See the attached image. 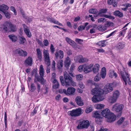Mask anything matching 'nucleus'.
<instances>
[{"label":"nucleus","mask_w":131,"mask_h":131,"mask_svg":"<svg viewBox=\"0 0 131 131\" xmlns=\"http://www.w3.org/2000/svg\"><path fill=\"white\" fill-rule=\"evenodd\" d=\"M10 9L14 12L15 15H17V12L14 6H12L10 7Z\"/></svg>","instance_id":"nucleus-60"},{"label":"nucleus","mask_w":131,"mask_h":131,"mask_svg":"<svg viewBox=\"0 0 131 131\" xmlns=\"http://www.w3.org/2000/svg\"><path fill=\"white\" fill-rule=\"evenodd\" d=\"M9 32H15L16 30V26L15 25H13L9 22Z\"/></svg>","instance_id":"nucleus-26"},{"label":"nucleus","mask_w":131,"mask_h":131,"mask_svg":"<svg viewBox=\"0 0 131 131\" xmlns=\"http://www.w3.org/2000/svg\"><path fill=\"white\" fill-rule=\"evenodd\" d=\"M7 112H4V123L6 128L7 127Z\"/></svg>","instance_id":"nucleus-45"},{"label":"nucleus","mask_w":131,"mask_h":131,"mask_svg":"<svg viewBox=\"0 0 131 131\" xmlns=\"http://www.w3.org/2000/svg\"><path fill=\"white\" fill-rule=\"evenodd\" d=\"M91 91L92 94L95 95L92 99L94 102H97L103 100L102 95L104 92L103 90L99 88H95L93 89Z\"/></svg>","instance_id":"nucleus-3"},{"label":"nucleus","mask_w":131,"mask_h":131,"mask_svg":"<svg viewBox=\"0 0 131 131\" xmlns=\"http://www.w3.org/2000/svg\"><path fill=\"white\" fill-rule=\"evenodd\" d=\"M33 60L31 57H28L24 61V63L25 65L28 66H31L32 64Z\"/></svg>","instance_id":"nucleus-20"},{"label":"nucleus","mask_w":131,"mask_h":131,"mask_svg":"<svg viewBox=\"0 0 131 131\" xmlns=\"http://www.w3.org/2000/svg\"><path fill=\"white\" fill-rule=\"evenodd\" d=\"M89 12L91 14H96L98 13V11L96 9L92 8L89 10Z\"/></svg>","instance_id":"nucleus-42"},{"label":"nucleus","mask_w":131,"mask_h":131,"mask_svg":"<svg viewBox=\"0 0 131 131\" xmlns=\"http://www.w3.org/2000/svg\"><path fill=\"white\" fill-rule=\"evenodd\" d=\"M93 66V64H91L89 65L85 64L83 65V71L84 73H87L90 72L91 71V69Z\"/></svg>","instance_id":"nucleus-16"},{"label":"nucleus","mask_w":131,"mask_h":131,"mask_svg":"<svg viewBox=\"0 0 131 131\" xmlns=\"http://www.w3.org/2000/svg\"><path fill=\"white\" fill-rule=\"evenodd\" d=\"M127 29V28H126L125 29L122 30L119 32V33L120 37L122 36L123 37L124 36Z\"/></svg>","instance_id":"nucleus-41"},{"label":"nucleus","mask_w":131,"mask_h":131,"mask_svg":"<svg viewBox=\"0 0 131 131\" xmlns=\"http://www.w3.org/2000/svg\"><path fill=\"white\" fill-rule=\"evenodd\" d=\"M9 21H6L1 26L0 28L4 33L9 32Z\"/></svg>","instance_id":"nucleus-13"},{"label":"nucleus","mask_w":131,"mask_h":131,"mask_svg":"<svg viewBox=\"0 0 131 131\" xmlns=\"http://www.w3.org/2000/svg\"><path fill=\"white\" fill-rule=\"evenodd\" d=\"M9 39L11 40L12 42H15L17 41L18 38L17 36L14 35L10 34L8 36Z\"/></svg>","instance_id":"nucleus-27"},{"label":"nucleus","mask_w":131,"mask_h":131,"mask_svg":"<svg viewBox=\"0 0 131 131\" xmlns=\"http://www.w3.org/2000/svg\"><path fill=\"white\" fill-rule=\"evenodd\" d=\"M66 40L68 43L71 45L73 47L75 48V47H77V44L74 41L72 40L69 38L68 37H66Z\"/></svg>","instance_id":"nucleus-21"},{"label":"nucleus","mask_w":131,"mask_h":131,"mask_svg":"<svg viewBox=\"0 0 131 131\" xmlns=\"http://www.w3.org/2000/svg\"><path fill=\"white\" fill-rule=\"evenodd\" d=\"M85 29V27H84V26L81 25L78 28V30L79 31H82Z\"/></svg>","instance_id":"nucleus-59"},{"label":"nucleus","mask_w":131,"mask_h":131,"mask_svg":"<svg viewBox=\"0 0 131 131\" xmlns=\"http://www.w3.org/2000/svg\"><path fill=\"white\" fill-rule=\"evenodd\" d=\"M102 116L107 118V122H111L115 121L116 117L115 115L112 113L110 112V110L108 108H106L103 110L101 112Z\"/></svg>","instance_id":"nucleus-4"},{"label":"nucleus","mask_w":131,"mask_h":131,"mask_svg":"<svg viewBox=\"0 0 131 131\" xmlns=\"http://www.w3.org/2000/svg\"><path fill=\"white\" fill-rule=\"evenodd\" d=\"M89 122L88 120H83L81 121L79 123L77 128L78 129L87 128L90 126Z\"/></svg>","instance_id":"nucleus-8"},{"label":"nucleus","mask_w":131,"mask_h":131,"mask_svg":"<svg viewBox=\"0 0 131 131\" xmlns=\"http://www.w3.org/2000/svg\"><path fill=\"white\" fill-rule=\"evenodd\" d=\"M37 41L38 42V44L42 47H43V44L42 42L41 41H40L39 39H37Z\"/></svg>","instance_id":"nucleus-64"},{"label":"nucleus","mask_w":131,"mask_h":131,"mask_svg":"<svg viewBox=\"0 0 131 131\" xmlns=\"http://www.w3.org/2000/svg\"><path fill=\"white\" fill-rule=\"evenodd\" d=\"M14 52L15 54L24 57L27 56L28 54L27 52L26 51H24L19 48L14 50Z\"/></svg>","instance_id":"nucleus-10"},{"label":"nucleus","mask_w":131,"mask_h":131,"mask_svg":"<svg viewBox=\"0 0 131 131\" xmlns=\"http://www.w3.org/2000/svg\"><path fill=\"white\" fill-rule=\"evenodd\" d=\"M104 105L103 104H99L96 106V108L97 109H102L104 107Z\"/></svg>","instance_id":"nucleus-51"},{"label":"nucleus","mask_w":131,"mask_h":131,"mask_svg":"<svg viewBox=\"0 0 131 131\" xmlns=\"http://www.w3.org/2000/svg\"><path fill=\"white\" fill-rule=\"evenodd\" d=\"M19 43L20 44L24 45L25 42L26 41V39L23 36H18Z\"/></svg>","instance_id":"nucleus-25"},{"label":"nucleus","mask_w":131,"mask_h":131,"mask_svg":"<svg viewBox=\"0 0 131 131\" xmlns=\"http://www.w3.org/2000/svg\"><path fill=\"white\" fill-rule=\"evenodd\" d=\"M83 69L84 67L83 65L79 66L78 68V70L79 71L82 72L83 70Z\"/></svg>","instance_id":"nucleus-61"},{"label":"nucleus","mask_w":131,"mask_h":131,"mask_svg":"<svg viewBox=\"0 0 131 131\" xmlns=\"http://www.w3.org/2000/svg\"><path fill=\"white\" fill-rule=\"evenodd\" d=\"M120 94L119 91L116 90L114 91L113 93L112 96L111 97V103H113L116 102L117 99L119 96Z\"/></svg>","instance_id":"nucleus-11"},{"label":"nucleus","mask_w":131,"mask_h":131,"mask_svg":"<svg viewBox=\"0 0 131 131\" xmlns=\"http://www.w3.org/2000/svg\"><path fill=\"white\" fill-rule=\"evenodd\" d=\"M37 52L36 55L37 58L38 60L41 61L42 59V53L40 49L39 48H37L36 50Z\"/></svg>","instance_id":"nucleus-22"},{"label":"nucleus","mask_w":131,"mask_h":131,"mask_svg":"<svg viewBox=\"0 0 131 131\" xmlns=\"http://www.w3.org/2000/svg\"><path fill=\"white\" fill-rule=\"evenodd\" d=\"M125 118L124 117H121L120 119L118 120L117 122V124L119 125H121L124 122Z\"/></svg>","instance_id":"nucleus-44"},{"label":"nucleus","mask_w":131,"mask_h":131,"mask_svg":"<svg viewBox=\"0 0 131 131\" xmlns=\"http://www.w3.org/2000/svg\"><path fill=\"white\" fill-rule=\"evenodd\" d=\"M113 14L115 16H118L119 18L122 17L123 16V14L118 10L115 11L114 12Z\"/></svg>","instance_id":"nucleus-31"},{"label":"nucleus","mask_w":131,"mask_h":131,"mask_svg":"<svg viewBox=\"0 0 131 131\" xmlns=\"http://www.w3.org/2000/svg\"><path fill=\"white\" fill-rule=\"evenodd\" d=\"M56 62L54 60H53L52 63L51 69L53 70H54L55 69Z\"/></svg>","instance_id":"nucleus-56"},{"label":"nucleus","mask_w":131,"mask_h":131,"mask_svg":"<svg viewBox=\"0 0 131 131\" xmlns=\"http://www.w3.org/2000/svg\"><path fill=\"white\" fill-rule=\"evenodd\" d=\"M39 73L40 76L39 75L37 72V69H34L31 73V77L34 75L35 79L34 80L35 83H36V81H38L40 82L42 84H44L45 83V80L43 78L45 73V70L42 64L40 66L39 70Z\"/></svg>","instance_id":"nucleus-1"},{"label":"nucleus","mask_w":131,"mask_h":131,"mask_svg":"<svg viewBox=\"0 0 131 131\" xmlns=\"http://www.w3.org/2000/svg\"><path fill=\"white\" fill-rule=\"evenodd\" d=\"M100 112L98 111H96L93 114V116L96 118L99 117H102L100 114Z\"/></svg>","instance_id":"nucleus-38"},{"label":"nucleus","mask_w":131,"mask_h":131,"mask_svg":"<svg viewBox=\"0 0 131 131\" xmlns=\"http://www.w3.org/2000/svg\"><path fill=\"white\" fill-rule=\"evenodd\" d=\"M6 17L8 18L9 19L10 17V14L9 13L6 11L5 12L3 13Z\"/></svg>","instance_id":"nucleus-58"},{"label":"nucleus","mask_w":131,"mask_h":131,"mask_svg":"<svg viewBox=\"0 0 131 131\" xmlns=\"http://www.w3.org/2000/svg\"><path fill=\"white\" fill-rule=\"evenodd\" d=\"M8 7L5 5H2L0 8V11H2L3 13L7 11L8 9Z\"/></svg>","instance_id":"nucleus-32"},{"label":"nucleus","mask_w":131,"mask_h":131,"mask_svg":"<svg viewBox=\"0 0 131 131\" xmlns=\"http://www.w3.org/2000/svg\"><path fill=\"white\" fill-rule=\"evenodd\" d=\"M93 110L92 107H90L87 108L85 110V112L86 113H89L93 111Z\"/></svg>","instance_id":"nucleus-50"},{"label":"nucleus","mask_w":131,"mask_h":131,"mask_svg":"<svg viewBox=\"0 0 131 131\" xmlns=\"http://www.w3.org/2000/svg\"><path fill=\"white\" fill-rule=\"evenodd\" d=\"M125 46L124 43L122 42H120L117 44L116 46V48L118 49H122Z\"/></svg>","instance_id":"nucleus-37"},{"label":"nucleus","mask_w":131,"mask_h":131,"mask_svg":"<svg viewBox=\"0 0 131 131\" xmlns=\"http://www.w3.org/2000/svg\"><path fill=\"white\" fill-rule=\"evenodd\" d=\"M114 83H108L106 85L104 88V90L106 93L110 92L113 90Z\"/></svg>","instance_id":"nucleus-12"},{"label":"nucleus","mask_w":131,"mask_h":131,"mask_svg":"<svg viewBox=\"0 0 131 131\" xmlns=\"http://www.w3.org/2000/svg\"><path fill=\"white\" fill-rule=\"evenodd\" d=\"M36 89V87L35 84L32 83L30 85V91L31 92H34L35 91Z\"/></svg>","instance_id":"nucleus-43"},{"label":"nucleus","mask_w":131,"mask_h":131,"mask_svg":"<svg viewBox=\"0 0 131 131\" xmlns=\"http://www.w3.org/2000/svg\"><path fill=\"white\" fill-rule=\"evenodd\" d=\"M106 40L100 41L98 42L97 44L99 46H100L102 47H104L106 45Z\"/></svg>","instance_id":"nucleus-36"},{"label":"nucleus","mask_w":131,"mask_h":131,"mask_svg":"<svg viewBox=\"0 0 131 131\" xmlns=\"http://www.w3.org/2000/svg\"><path fill=\"white\" fill-rule=\"evenodd\" d=\"M107 3L109 5H112L114 7L117 6V3L114 0H107Z\"/></svg>","instance_id":"nucleus-29"},{"label":"nucleus","mask_w":131,"mask_h":131,"mask_svg":"<svg viewBox=\"0 0 131 131\" xmlns=\"http://www.w3.org/2000/svg\"><path fill=\"white\" fill-rule=\"evenodd\" d=\"M97 28L99 30L102 32L107 29V27L106 26L102 25H99Z\"/></svg>","instance_id":"nucleus-34"},{"label":"nucleus","mask_w":131,"mask_h":131,"mask_svg":"<svg viewBox=\"0 0 131 131\" xmlns=\"http://www.w3.org/2000/svg\"><path fill=\"white\" fill-rule=\"evenodd\" d=\"M105 21V19L104 18H101L97 19L98 22L99 23L104 22Z\"/></svg>","instance_id":"nucleus-57"},{"label":"nucleus","mask_w":131,"mask_h":131,"mask_svg":"<svg viewBox=\"0 0 131 131\" xmlns=\"http://www.w3.org/2000/svg\"><path fill=\"white\" fill-rule=\"evenodd\" d=\"M71 64V60L70 58L68 56L65 59L64 61L65 67L67 68H69Z\"/></svg>","instance_id":"nucleus-23"},{"label":"nucleus","mask_w":131,"mask_h":131,"mask_svg":"<svg viewBox=\"0 0 131 131\" xmlns=\"http://www.w3.org/2000/svg\"><path fill=\"white\" fill-rule=\"evenodd\" d=\"M43 54L44 61L47 65L46 72L47 73H49L50 72V68L49 66L50 65V60L48 50L44 49Z\"/></svg>","instance_id":"nucleus-5"},{"label":"nucleus","mask_w":131,"mask_h":131,"mask_svg":"<svg viewBox=\"0 0 131 131\" xmlns=\"http://www.w3.org/2000/svg\"><path fill=\"white\" fill-rule=\"evenodd\" d=\"M38 108V106H36L34 109L33 112L31 113L30 115L31 116H33L37 112V109Z\"/></svg>","instance_id":"nucleus-46"},{"label":"nucleus","mask_w":131,"mask_h":131,"mask_svg":"<svg viewBox=\"0 0 131 131\" xmlns=\"http://www.w3.org/2000/svg\"><path fill=\"white\" fill-rule=\"evenodd\" d=\"M75 89L74 88L70 87L68 88L67 90L63 89L64 93L67 95H74Z\"/></svg>","instance_id":"nucleus-14"},{"label":"nucleus","mask_w":131,"mask_h":131,"mask_svg":"<svg viewBox=\"0 0 131 131\" xmlns=\"http://www.w3.org/2000/svg\"><path fill=\"white\" fill-rule=\"evenodd\" d=\"M68 114L72 117H76L80 116L82 114V110L81 108H77L69 111Z\"/></svg>","instance_id":"nucleus-9"},{"label":"nucleus","mask_w":131,"mask_h":131,"mask_svg":"<svg viewBox=\"0 0 131 131\" xmlns=\"http://www.w3.org/2000/svg\"><path fill=\"white\" fill-rule=\"evenodd\" d=\"M64 80L63 76H60L59 77L60 80L61 84L62 86H65L66 87L69 86L71 85L73 86H75L76 84L75 82L73 80V79L69 75L67 72H65L64 74Z\"/></svg>","instance_id":"nucleus-2"},{"label":"nucleus","mask_w":131,"mask_h":131,"mask_svg":"<svg viewBox=\"0 0 131 131\" xmlns=\"http://www.w3.org/2000/svg\"><path fill=\"white\" fill-rule=\"evenodd\" d=\"M24 28V31L28 38H30L32 36L31 32H30V29L28 28L27 26L25 24H23Z\"/></svg>","instance_id":"nucleus-17"},{"label":"nucleus","mask_w":131,"mask_h":131,"mask_svg":"<svg viewBox=\"0 0 131 131\" xmlns=\"http://www.w3.org/2000/svg\"><path fill=\"white\" fill-rule=\"evenodd\" d=\"M75 101L78 105L82 106L84 105L83 101L80 96H77L75 98Z\"/></svg>","instance_id":"nucleus-19"},{"label":"nucleus","mask_w":131,"mask_h":131,"mask_svg":"<svg viewBox=\"0 0 131 131\" xmlns=\"http://www.w3.org/2000/svg\"><path fill=\"white\" fill-rule=\"evenodd\" d=\"M107 11V8L101 9H100L97 15H100L101 17H104L106 18H108L109 19L113 20L115 19L114 17L113 16H111V13H110L109 15H107L105 14H102L106 13Z\"/></svg>","instance_id":"nucleus-7"},{"label":"nucleus","mask_w":131,"mask_h":131,"mask_svg":"<svg viewBox=\"0 0 131 131\" xmlns=\"http://www.w3.org/2000/svg\"><path fill=\"white\" fill-rule=\"evenodd\" d=\"M103 117H99L95 118V121L96 123L97 124L100 125L102 122Z\"/></svg>","instance_id":"nucleus-39"},{"label":"nucleus","mask_w":131,"mask_h":131,"mask_svg":"<svg viewBox=\"0 0 131 131\" xmlns=\"http://www.w3.org/2000/svg\"><path fill=\"white\" fill-rule=\"evenodd\" d=\"M47 19L48 21H50L52 23L54 24L58 25L60 26H63V25L60 23H59L58 21L55 19L53 18H50L49 17H47Z\"/></svg>","instance_id":"nucleus-18"},{"label":"nucleus","mask_w":131,"mask_h":131,"mask_svg":"<svg viewBox=\"0 0 131 131\" xmlns=\"http://www.w3.org/2000/svg\"><path fill=\"white\" fill-rule=\"evenodd\" d=\"M75 41L78 43L80 44H82L83 41V40L78 38H76L75 40Z\"/></svg>","instance_id":"nucleus-55"},{"label":"nucleus","mask_w":131,"mask_h":131,"mask_svg":"<svg viewBox=\"0 0 131 131\" xmlns=\"http://www.w3.org/2000/svg\"><path fill=\"white\" fill-rule=\"evenodd\" d=\"M124 107V106L123 104L116 103L113 106L112 110L114 112L118 113L121 115Z\"/></svg>","instance_id":"nucleus-6"},{"label":"nucleus","mask_w":131,"mask_h":131,"mask_svg":"<svg viewBox=\"0 0 131 131\" xmlns=\"http://www.w3.org/2000/svg\"><path fill=\"white\" fill-rule=\"evenodd\" d=\"M100 67V66L98 64H96L93 68V72L95 74L98 72L99 71Z\"/></svg>","instance_id":"nucleus-30"},{"label":"nucleus","mask_w":131,"mask_h":131,"mask_svg":"<svg viewBox=\"0 0 131 131\" xmlns=\"http://www.w3.org/2000/svg\"><path fill=\"white\" fill-rule=\"evenodd\" d=\"M59 86V84L58 82L56 83V84L54 85L53 86V88L56 89L58 88Z\"/></svg>","instance_id":"nucleus-54"},{"label":"nucleus","mask_w":131,"mask_h":131,"mask_svg":"<svg viewBox=\"0 0 131 131\" xmlns=\"http://www.w3.org/2000/svg\"><path fill=\"white\" fill-rule=\"evenodd\" d=\"M43 43L44 46H48L49 44V42L48 40L47 39H45L43 41Z\"/></svg>","instance_id":"nucleus-62"},{"label":"nucleus","mask_w":131,"mask_h":131,"mask_svg":"<svg viewBox=\"0 0 131 131\" xmlns=\"http://www.w3.org/2000/svg\"><path fill=\"white\" fill-rule=\"evenodd\" d=\"M110 77L111 78H113L115 77V78H116L117 76V75L116 72H115L114 70L111 71L109 74Z\"/></svg>","instance_id":"nucleus-40"},{"label":"nucleus","mask_w":131,"mask_h":131,"mask_svg":"<svg viewBox=\"0 0 131 131\" xmlns=\"http://www.w3.org/2000/svg\"><path fill=\"white\" fill-rule=\"evenodd\" d=\"M117 31L116 30H115L113 32H112L110 34L107 35L106 36V38H108L112 36H114L115 34V33L116 32H117Z\"/></svg>","instance_id":"nucleus-53"},{"label":"nucleus","mask_w":131,"mask_h":131,"mask_svg":"<svg viewBox=\"0 0 131 131\" xmlns=\"http://www.w3.org/2000/svg\"><path fill=\"white\" fill-rule=\"evenodd\" d=\"M63 61L62 60H59L57 63V69L60 71L61 70L63 66Z\"/></svg>","instance_id":"nucleus-24"},{"label":"nucleus","mask_w":131,"mask_h":131,"mask_svg":"<svg viewBox=\"0 0 131 131\" xmlns=\"http://www.w3.org/2000/svg\"><path fill=\"white\" fill-rule=\"evenodd\" d=\"M88 61V59L85 58H83L82 56H80L79 59V62L80 63L86 62Z\"/></svg>","instance_id":"nucleus-35"},{"label":"nucleus","mask_w":131,"mask_h":131,"mask_svg":"<svg viewBox=\"0 0 131 131\" xmlns=\"http://www.w3.org/2000/svg\"><path fill=\"white\" fill-rule=\"evenodd\" d=\"M50 49L51 53L53 54L55 50V48H54L53 45L51 44L50 45Z\"/></svg>","instance_id":"nucleus-48"},{"label":"nucleus","mask_w":131,"mask_h":131,"mask_svg":"<svg viewBox=\"0 0 131 131\" xmlns=\"http://www.w3.org/2000/svg\"><path fill=\"white\" fill-rule=\"evenodd\" d=\"M37 90L38 93H39L41 90V86L40 84L37 83Z\"/></svg>","instance_id":"nucleus-52"},{"label":"nucleus","mask_w":131,"mask_h":131,"mask_svg":"<svg viewBox=\"0 0 131 131\" xmlns=\"http://www.w3.org/2000/svg\"><path fill=\"white\" fill-rule=\"evenodd\" d=\"M64 54V52L62 50H59V51H57L55 53V60L56 61L58 59L61 60L63 57Z\"/></svg>","instance_id":"nucleus-15"},{"label":"nucleus","mask_w":131,"mask_h":131,"mask_svg":"<svg viewBox=\"0 0 131 131\" xmlns=\"http://www.w3.org/2000/svg\"><path fill=\"white\" fill-rule=\"evenodd\" d=\"M96 28L94 27L93 28L91 29L90 30V33L91 34H93L95 32V30L96 29Z\"/></svg>","instance_id":"nucleus-63"},{"label":"nucleus","mask_w":131,"mask_h":131,"mask_svg":"<svg viewBox=\"0 0 131 131\" xmlns=\"http://www.w3.org/2000/svg\"><path fill=\"white\" fill-rule=\"evenodd\" d=\"M101 79L100 74L98 73L97 74L94 78V80L95 81H98Z\"/></svg>","instance_id":"nucleus-47"},{"label":"nucleus","mask_w":131,"mask_h":131,"mask_svg":"<svg viewBox=\"0 0 131 131\" xmlns=\"http://www.w3.org/2000/svg\"><path fill=\"white\" fill-rule=\"evenodd\" d=\"M101 77L103 79H104L106 75V68L104 67L102 69L101 72Z\"/></svg>","instance_id":"nucleus-28"},{"label":"nucleus","mask_w":131,"mask_h":131,"mask_svg":"<svg viewBox=\"0 0 131 131\" xmlns=\"http://www.w3.org/2000/svg\"><path fill=\"white\" fill-rule=\"evenodd\" d=\"M121 76L123 79L126 78H127V76H129L128 73L124 70L121 71Z\"/></svg>","instance_id":"nucleus-33"},{"label":"nucleus","mask_w":131,"mask_h":131,"mask_svg":"<svg viewBox=\"0 0 131 131\" xmlns=\"http://www.w3.org/2000/svg\"><path fill=\"white\" fill-rule=\"evenodd\" d=\"M83 78V75L81 74H79L76 75V78L78 81H80L82 80Z\"/></svg>","instance_id":"nucleus-49"}]
</instances>
